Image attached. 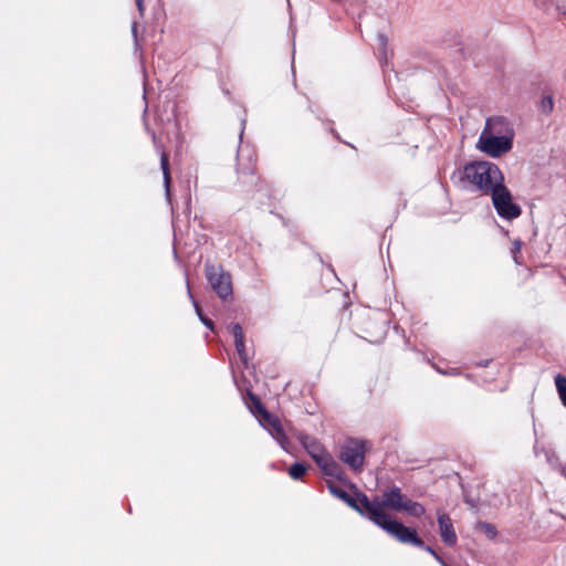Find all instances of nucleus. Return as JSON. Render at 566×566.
<instances>
[{"label": "nucleus", "instance_id": "obj_1", "mask_svg": "<svg viewBox=\"0 0 566 566\" xmlns=\"http://www.w3.org/2000/svg\"><path fill=\"white\" fill-rule=\"evenodd\" d=\"M321 474L324 475L327 489L331 494L342 500L361 515L374 522L373 511L387 514L386 510L405 511L408 514L419 517L424 514V507L406 497L400 489L392 488L384 492L382 497L370 501L365 494L358 492L356 486L344 475L340 467L325 451L321 450Z\"/></svg>", "mask_w": 566, "mask_h": 566}, {"label": "nucleus", "instance_id": "obj_2", "mask_svg": "<svg viewBox=\"0 0 566 566\" xmlns=\"http://www.w3.org/2000/svg\"><path fill=\"white\" fill-rule=\"evenodd\" d=\"M515 132L503 117H491L485 122L475 144L478 150L492 158H499L513 148Z\"/></svg>", "mask_w": 566, "mask_h": 566}, {"label": "nucleus", "instance_id": "obj_3", "mask_svg": "<svg viewBox=\"0 0 566 566\" xmlns=\"http://www.w3.org/2000/svg\"><path fill=\"white\" fill-rule=\"evenodd\" d=\"M237 191L264 203L273 193L272 185L259 172L256 157L249 154L247 158L237 157Z\"/></svg>", "mask_w": 566, "mask_h": 566}, {"label": "nucleus", "instance_id": "obj_4", "mask_svg": "<svg viewBox=\"0 0 566 566\" xmlns=\"http://www.w3.org/2000/svg\"><path fill=\"white\" fill-rule=\"evenodd\" d=\"M462 177L476 189L489 193L504 182V175L494 163L478 160L467 164L462 170Z\"/></svg>", "mask_w": 566, "mask_h": 566}, {"label": "nucleus", "instance_id": "obj_5", "mask_svg": "<svg viewBox=\"0 0 566 566\" xmlns=\"http://www.w3.org/2000/svg\"><path fill=\"white\" fill-rule=\"evenodd\" d=\"M205 275L212 291L222 300L232 298V277L221 264L216 265L210 260L205 262Z\"/></svg>", "mask_w": 566, "mask_h": 566}, {"label": "nucleus", "instance_id": "obj_6", "mask_svg": "<svg viewBox=\"0 0 566 566\" xmlns=\"http://www.w3.org/2000/svg\"><path fill=\"white\" fill-rule=\"evenodd\" d=\"M374 523L394 536L401 543H412L413 545L421 546L422 541L417 536L413 530L405 526L400 522L391 518L389 514H380L378 511H373Z\"/></svg>", "mask_w": 566, "mask_h": 566}, {"label": "nucleus", "instance_id": "obj_7", "mask_svg": "<svg viewBox=\"0 0 566 566\" xmlns=\"http://www.w3.org/2000/svg\"><path fill=\"white\" fill-rule=\"evenodd\" d=\"M490 193L492 195V203L501 218L513 220L521 216L522 210L513 201V196L504 182L494 188Z\"/></svg>", "mask_w": 566, "mask_h": 566}, {"label": "nucleus", "instance_id": "obj_8", "mask_svg": "<svg viewBox=\"0 0 566 566\" xmlns=\"http://www.w3.org/2000/svg\"><path fill=\"white\" fill-rule=\"evenodd\" d=\"M258 421L260 426L263 427L272 436V438L277 441L284 451L291 452V441L285 433L280 418L276 415L268 411L261 418H259Z\"/></svg>", "mask_w": 566, "mask_h": 566}, {"label": "nucleus", "instance_id": "obj_9", "mask_svg": "<svg viewBox=\"0 0 566 566\" xmlns=\"http://www.w3.org/2000/svg\"><path fill=\"white\" fill-rule=\"evenodd\" d=\"M340 457L350 468L355 470L361 468L365 458V443L361 441L347 442L340 452Z\"/></svg>", "mask_w": 566, "mask_h": 566}, {"label": "nucleus", "instance_id": "obj_10", "mask_svg": "<svg viewBox=\"0 0 566 566\" xmlns=\"http://www.w3.org/2000/svg\"><path fill=\"white\" fill-rule=\"evenodd\" d=\"M229 333L234 337V346L240 360L244 366H248V355L244 344V334L240 323L232 322L228 326Z\"/></svg>", "mask_w": 566, "mask_h": 566}, {"label": "nucleus", "instance_id": "obj_11", "mask_svg": "<svg viewBox=\"0 0 566 566\" xmlns=\"http://www.w3.org/2000/svg\"><path fill=\"white\" fill-rule=\"evenodd\" d=\"M438 524L442 541L447 545H454L457 543V534L450 516L444 512H438Z\"/></svg>", "mask_w": 566, "mask_h": 566}, {"label": "nucleus", "instance_id": "obj_12", "mask_svg": "<svg viewBox=\"0 0 566 566\" xmlns=\"http://www.w3.org/2000/svg\"><path fill=\"white\" fill-rule=\"evenodd\" d=\"M245 403L249 411L256 418V420L269 411L261 398L251 390L247 391Z\"/></svg>", "mask_w": 566, "mask_h": 566}, {"label": "nucleus", "instance_id": "obj_13", "mask_svg": "<svg viewBox=\"0 0 566 566\" xmlns=\"http://www.w3.org/2000/svg\"><path fill=\"white\" fill-rule=\"evenodd\" d=\"M160 168L163 170V177H164V188H165V195L168 201L171 200V172H170V165H169V154L166 151L160 153Z\"/></svg>", "mask_w": 566, "mask_h": 566}, {"label": "nucleus", "instance_id": "obj_14", "mask_svg": "<svg viewBox=\"0 0 566 566\" xmlns=\"http://www.w3.org/2000/svg\"><path fill=\"white\" fill-rule=\"evenodd\" d=\"M297 439L313 461L318 465V442L316 439L306 433H300Z\"/></svg>", "mask_w": 566, "mask_h": 566}, {"label": "nucleus", "instance_id": "obj_15", "mask_svg": "<svg viewBox=\"0 0 566 566\" xmlns=\"http://www.w3.org/2000/svg\"><path fill=\"white\" fill-rule=\"evenodd\" d=\"M308 465H306L303 462L296 461L289 467L287 472L293 480H301L306 473Z\"/></svg>", "mask_w": 566, "mask_h": 566}, {"label": "nucleus", "instance_id": "obj_16", "mask_svg": "<svg viewBox=\"0 0 566 566\" xmlns=\"http://www.w3.org/2000/svg\"><path fill=\"white\" fill-rule=\"evenodd\" d=\"M193 308L196 311V314L198 316V318L200 319V322L208 328L210 329L211 332H214L216 329V324L214 322L209 318L205 313H203V310L200 305V303L198 301H193Z\"/></svg>", "mask_w": 566, "mask_h": 566}, {"label": "nucleus", "instance_id": "obj_17", "mask_svg": "<svg viewBox=\"0 0 566 566\" xmlns=\"http://www.w3.org/2000/svg\"><path fill=\"white\" fill-rule=\"evenodd\" d=\"M538 111L544 115H549L554 109V99L551 94H545L537 103Z\"/></svg>", "mask_w": 566, "mask_h": 566}, {"label": "nucleus", "instance_id": "obj_18", "mask_svg": "<svg viewBox=\"0 0 566 566\" xmlns=\"http://www.w3.org/2000/svg\"><path fill=\"white\" fill-rule=\"evenodd\" d=\"M555 385L563 405L566 407V378L562 375L555 377Z\"/></svg>", "mask_w": 566, "mask_h": 566}, {"label": "nucleus", "instance_id": "obj_19", "mask_svg": "<svg viewBox=\"0 0 566 566\" xmlns=\"http://www.w3.org/2000/svg\"><path fill=\"white\" fill-rule=\"evenodd\" d=\"M476 531L484 534L488 538L492 539L496 536V530L492 524L489 523H479L476 525Z\"/></svg>", "mask_w": 566, "mask_h": 566}, {"label": "nucleus", "instance_id": "obj_20", "mask_svg": "<svg viewBox=\"0 0 566 566\" xmlns=\"http://www.w3.org/2000/svg\"><path fill=\"white\" fill-rule=\"evenodd\" d=\"M521 249H522V242L520 240H515L513 242L512 253H513L514 261L516 263H518L517 253H520Z\"/></svg>", "mask_w": 566, "mask_h": 566}, {"label": "nucleus", "instance_id": "obj_21", "mask_svg": "<svg viewBox=\"0 0 566 566\" xmlns=\"http://www.w3.org/2000/svg\"><path fill=\"white\" fill-rule=\"evenodd\" d=\"M426 551H427L428 553H430L432 556H434V558H436L437 560H439V563H440L442 566H448V565H446V564H444V562H443V560H442V559L437 555V553H436L431 547L427 546V547H426Z\"/></svg>", "mask_w": 566, "mask_h": 566}, {"label": "nucleus", "instance_id": "obj_22", "mask_svg": "<svg viewBox=\"0 0 566 566\" xmlns=\"http://www.w3.org/2000/svg\"><path fill=\"white\" fill-rule=\"evenodd\" d=\"M135 2H136V6H137L140 17H144V11H145L144 0H135Z\"/></svg>", "mask_w": 566, "mask_h": 566}, {"label": "nucleus", "instance_id": "obj_23", "mask_svg": "<svg viewBox=\"0 0 566 566\" xmlns=\"http://www.w3.org/2000/svg\"><path fill=\"white\" fill-rule=\"evenodd\" d=\"M187 293H188L189 298L191 300V303L193 304V301H197V300H196V298H195V296L192 295V293H191V290H190V286H189V283H188V282H187Z\"/></svg>", "mask_w": 566, "mask_h": 566}, {"label": "nucleus", "instance_id": "obj_24", "mask_svg": "<svg viewBox=\"0 0 566 566\" xmlns=\"http://www.w3.org/2000/svg\"><path fill=\"white\" fill-rule=\"evenodd\" d=\"M132 33H133L134 38L137 39V22H133Z\"/></svg>", "mask_w": 566, "mask_h": 566}, {"label": "nucleus", "instance_id": "obj_25", "mask_svg": "<svg viewBox=\"0 0 566 566\" xmlns=\"http://www.w3.org/2000/svg\"><path fill=\"white\" fill-rule=\"evenodd\" d=\"M151 137H153L154 145H155L156 147H159V146H158L157 136H156L155 132H153V133H151Z\"/></svg>", "mask_w": 566, "mask_h": 566}, {"label": "nucleus", "instance_id": "obj_26", "mask_svg": "<svg viewBox=\"0 0 566 566\" xmlns=\"http://www.w3.org/2000/svg\"><path fill=\"white\" fill-rule=\"evenodd\" d=\"M244 126H245V119H241V132H240V138L242 137V134H243V130H244Z\"/></svg>", "mask_w": 566, "mask_h": 566}, {"label": "nucleus", "instance_id": "obj_27", "mask_svg": "<svg viewBox=\"0 0 566 566\" xmlns=\"http://www.w3.org/2000/svg\"><path fill=\"white\" fill-rule=\"evenodd\" d=\"M308 109L311 111V113H313V109H312V105H311V104L308 105Z\"/></svg>", "mask_w": 566, "mask_h": 566}, {"label": "nucleus", "instance_id": "obj_28", "mask_svg": "<svg viewBox=\"0 0 566 566\" xmlns=\"http://www.w3.org/2000/svg\"><path fill=\"white\" fill-rule=\"evenodd\" d=\"M564 475H565V478H566V471H564Z\"/></svg>", "mask_w": 566, "mask_h": 566}]
</instances>
